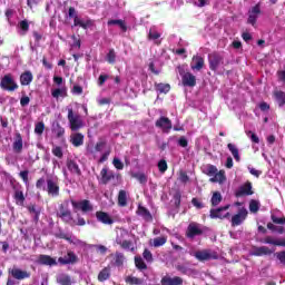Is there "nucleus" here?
I'll return each mask as SVG.
<instances>
[{
	"label": "nucleus",
	"instance_id": "obj_12",
	"mask_svg": "<svg viewBox=\"0 0 285 285\" xmlns=\"http://www.w3.org/2000/svg\"><path fill=\"white\" fill-rule=\"evenodd\" d=\"M156 127L161 128V130H164V132H168V130H170L173 128V122L170 121V119H168L166 117H160L156 121Z\"/></svg>",
	"mask_w": 285,
	"mask_h": 285
},
{
	"label": "nucleus",
	"instance_id": "obj_1",
	"mask_svg": "<svg viewBox=\"0 0 285 285\" xmlns=\"http://www.w3.org/2000/svg\"><path fill=\"white\" fill-rule=\"evenodd\" d=\"M128 237H130V234L126 229H118L117 230V237L116 242L124 248L125 250H135V247L132 246V242L128 240Z\"/></svg>",
	"mask_w": 285,
	"mask_h": 285
},
{
	"label": "nucleus",
	"instance_id": "obj_44",
	"mask_svg": "<svg viewBox=\"0 0 285 285\" xmlns=\"http://www.w3.org/2000/svg\"><path fill=\"white\" fill-rule=\"evenodd\" d=\"M222 203V194L219 191H215L212 197V205L219 206Z\"/></svg>",
	"mask_w": 285,
	"mask_h": 285
},
{
	"label": "nucleus",
	"instance_id": "obj_32",
	"mask_svg": "<svg viewBox=\"0 0 285 285\" xmlns=\"http://www.w3.org/2000/svg\"><path fill=\"white\" fill-rule=\"evenodd\" d=\"M100 175L104 184H108V181L111 180L112 177H115L112 171H109L108 168H102Z\"/></svg>",
	"mask_w": 285,
	"mask_h": 285
},
{
	"label": "nucleus",
	"instance_id": "obj_61",
	"mask_svg": "<svg viewBox=\"0 0 285 285\" xmlns=\"http://www.w3.org/2000/svg\"><path fill=\"white\" fill-rule=\"evenodd\" d=\"M258 108H261V110H262L263 112H268V110H271V106H269L268 104H266V102H261V104L258 105Z\"/></svg>",
	"mask_w": 285,
	"mask_h": 285
},
{
	"label": "nucleus",
	"instance_id": "obj_5",
	"mask_svg": "<svg viewBox=\"0 0 285 285\" xmlns=\"http://www.w3.org/2000/svg\"><path fill=\"white\" fill-rule=\"evenodd\" d=\"M193 257H196L198 262H208V259H217V254L213 253L209 249H203L198 252H190Z\"/></svg>",
	"mask_w": 285,
	"mask_h": 285
},
{
	"label": "nucleus",
	"instance_id": "obj_2",
	"mask_svg": "<svg viewBox=\"0 0 285 285\" xmlns=\"http://www.w3.org/2000/svg\"><path fill=\"white\" fill-rule=\"evenodd\" d=\"M178 72L181 77L183 86L195 88L197 86V78L191 72L185 71L183 67H178Z\"/></svg>",
	"mask_w": 285,
	"mask_h": 285
},
{
	"label": "nucleus",
	"instance_id": "obj_40",
	"mask_svg": "<svg viewBox=\"0 0 285 285\" xmlns=\"http://www.w3.org/2000/svg\"><path fill=\"white\" fill-rule=\"evenodd\" d=\"M19 33L20 35H26V32H28V30H30V24L28 23L27 20H22L19 22Z\"/></svg>",
	"mask_w": 285,
	"mask_h": 285
},
{
	"label": "nucleus",
	"instance_id": "obj_57",
	"mask_svg": "<svg viewBox=\"0 0 285 285\" xmlns=\"http://www.w3.org/2000/svg\"><path fill=\"white\" fill-rule=\"evenodd\" d=\"M142 257L144 259H146V262H153V253H150V250L145 249V252L142 253Z\"/></svg>",
	"mask_w": 285,
	"mask_h": 285
},
{
	"label": "nucleus",
	"instance_id": "obj_3",
	"mask_svg": "<svg viewBox=\"0 0 285 285\" xmlns=\"http://www.w3.org/2000/svg\"><path fill=\"white\" fill-rule=\"evenodd\" d=\"M0 88H2V90H8L9 92H14V90L19 88V85L14 81L12 75L8 73L1 79Z\"/></svg>",
	"mask_w": 285,
	"mask_h": 285
},
{
	"label": "nucleus",
	"instance_id": "obj_50",
	"mask_svg": "<svg viewBox=\"0 0 285 285\" xmlns=\"http://www.w3.org/2000/svg\"><path fill=\"white\" fill-rule=\"evenodd\" d=\"M115 59H117V55L115 53V49H110L107 53L108 63H115Z\"/></svg>",
	"mask_w": 285,
	"mask_h": 285
},
{
	"label": "nucleus",
	"instance_id": "obj_19",
	"mask_svg": "<svg viewBox=\"0 0 285 285\" xmlns=\"http://www.w3.org/2000/svg\"><path fill=\"white\" fill-rule=\"evenodd\" d=\"M263 244H272V246H285V239H277L273 236H267L261 240Z\"/></svg>",
	"mask_w": 285,
	"mask_h": 285
},
{
	"label": "nucleus",
	"instance_id": "obj_18",
	"mask_svg": "<svg viewBox=\"0 0 285 285\" xmlns=\"http://www.w3.org/2000/svg\"><path fill=\"white\" fill-rule=\"evenodd\" d=\"M196 235H202V228L199 225L191 223L187 228V237L193 238L196 237Z\"/></svg>",
	"mask_w": 285,
	"mask_h": 285
},
{
	"label": "nucleus",
	"instance_id": "obj_23",
	"mask_svg": "<svg viewBox=\"0 0 285 285\" xmlns=\"http://www.w3.org/2000/svg\"><path fill=\"white\" fill-rule=\"evenodd\" d=\"M253 194V185L250 183H246L245 185L240 186L237 190V197H242V195H252Z\"/></svg>",
	"mask_w": 285,
	"mask_h": 285
},
{
	"label": "nucleus",
	"instance_id": "obj_15",
	"mask_svg": "<svg viewBox=\"0 0 285 285\" xmlns=\"http://www.w3.org/2000/svg\"><path fill=\"white\" fill-rule=\"evenodd\" d=\"M161 284L163 285H181L184 284V281L179 276H175V277L165 276L161 279Z\"/></svg>",
	"mask_w": 285,
	"mask_h": 285
},
{
	"label": "nucleus",
	"instance_id": "obj_25",
	"mask_svg": "<svg viewBox=\"0 0 285 285\" xmlns=\"http://www.w3.org/2000/svg\"><path fill=\"white\" fill-rule=\"evenodd\" d=\"M32 79H33L32 72L24 71L20 76V83L21 86H30V83H32Z\"/></svg>",
	"mask_w": 285,
	"mask_h": 285
},
{
	"label": "nucleus",
	"instance_id": "obj_9",
	"mask_svg": "<svg viewBox=\"0 0 285 285\" xmlns=\"http://www.w3.org/2000/svg\"><path fill=\"white\" fill-rule=\"evenodd\" d=\"M47 191H48V195H51V197L59 196V183L57 181L56 178L47 179Z\"/></svg>",
	"mask_w": 285,
	"mask_h": 285
},
{
	"label": "nucleus",
	"instance_id": "obj_36",
	"mask_svg": "<svg viewBox=\"0 0 285 285\" xmlns=\"http://www.w3.org/2000/svg\"><path fill=\"white\" fill-rule=\"evenodd\" d=\"M107 23L108 26H118V28H120L122 32H126V30H128L124 20H109Z\"/></svg>",
	"mask_w": 285,
	"mask_h": 285
},
{
	"label": "nucleus",
	"instance_id": "obj_20",
	"mask_svg": "<svg viewBox=\"0 0 285 285\" xmlns=\"http://www.w3.org/2000/svg\"><path fill=\"white\" fill-rule=\"evenodd\" d=\"M11 275L14 279H28V277H30V273L21 271L20 268L11 269Z\"/></svg>",
	"mask_w": 285,
	"mask_h": 285
},
{
	"label": "nucleus",
	"instance_id": "obj_47",
	"mask_svg": "<svg viewBox=\"0 0 285 285\" xmlns=\"http://www.w3.org/2000/svg\"><path fill=\"white\" fill-rule=\"evenodd\" d=\"M135 264H136V266H137L140 271H145V268H146V263H144V259L141 258V256H136V257H135Z\"/></svg>",
	"mask_w": 285,
	"mask_h": 285
},
{
	"label": "nucleus",
	"instance_id": "obj_56",
	"mask_svg": "<svg viewBox=\"0 0 285 285\" xmlns=\"http://www.w3.org/2000/svg\"><path fill=\"white\" fill-rule=\"evenodd\" d=\"M14 198L17 199V202H20V204H23L26 197H23V191L21 190H17L14 194Z\"/></svg>",
	"mask_w": 285,
	"mask_h": 285
},
{
	"label": "nucleus",
	"instance_id": "obj_45",
	"mask_svg": "<svg viewBox=\"0 0 285 285\" xmlns=\"http://www.w3.org/2000/svg\"><path fill=\"white\" fill-rule=\"evenodd\" d=\"M126 283L131 284V285H141V284H144V281L140 278H137L135 276H128L126 278Z\"/></svg>",
	"mask_w": 285,
	"mask_h": 285
},
{
	"label": "nucleus",
	"instance_id": "obj_21",
	"mask_svg": "<svg viewBox=\"0 0 285 285\" xmlns=\"http://www.w3.org/2000/svg\"><path fill=\"white\" fill-rule=\"evenodd\" d=\"M212 184H224L226 181V171L219 170L210 179Z\"/></svg>",
	"mask_w": 285,
	"mask_h": 285
},
{
	"label": "nucleus",
	"instance_id": "obj_13",
	"mask_svg": "<svg viewBox=\"0 0 285 285\" xmlns=\"http://www.w3.org/2000/svg\"><path fill=\"white\" fill-rule=\"evenodd\" d=\"M58 216L61 218L62 222H72V214L69 212L66 205H60Z\"/></svg>",
	"mask_w": 285,
	"mask_h": 285
},
{
	"label": "nucleus",
	"instance_id": "obj_31",
	"mask_svg": "<svg viewBox=\"0 0 285 285\" xmlns=\"http://www.w3.org/2000/svg\"><path fill=\"white\" fill-rule=\"evenodd\" d=\"M272 253L273 250H271V248L266 246L254 248V255H256L257 257H262V255H271Z\"/></svg>",
	"mask_w": 285,
	"mask_h": 285
},
{
	"label": "nucleus",
	"instance_id": "obj_62",
	"mask_svg": "<svg viewBox=\"0 0 285 285\" xmlns=\"http://www.w3.org/2000/svg\"><path fill=\"white\" fill-rule=\"evenodd\" d=\"M188 175L186 174V171H180L179 174V180L183 183V184H186L188 181Z\"/></svg>",
	"mask_w": 285,
	"mask_h": 285
},
{
	"label": "nucleus",
	"instance_id": "obj_27",
	"mask_svg": "<svg viewBox=\"0 0 285 285\" xmlns=\"http://www.w3.org/2000/svg\"><path fill=\"white\" fill-rule=\"evenodd\" d=\"M168 242V238L166 236H159L151 240H149V246H154L155 248H159V246H164Z\"/></svg>",
	"mask_w": 285,
	"mask_h": 285
},
{
	"label": "nucleus",
	"instance_id": "obj_10",
	"mask_svg": "<svg viewBox=\"0 0 285 285\" xmlns=\"http://www.w3.org/2000/svg\"><path fill=\"white\" fill-rule=\"evenodd\" d=\"M37 264L42 266H57V258L48 255H39L37 258Z\"/></svg>",
	"mask_w": 285,
	"mask_h": 285
},
{
	"label": "nucleus",
	"instance_id": "obj_6",
	"mask_svg": "<svg viewBox=\"0 0 285 285\" xmlns=\"http://www.w3.org/2000/svg\"><path fill=\"white\" fill-rule=\"evenodd\" d=\"M246 217H248V209L246 207H242L238 212L232 216V226H242L244 222H246Z\"/></svg>",
	"mask_w": 285,
	"mask_h": 285
},
{
	"label": "nucleus",
	"instance_id": "obj_7",
	"mask_svg": "<svg viewBox=\"0 0 285 285\" xmlns=\"http://www.w3.org/2000/svg\"><path fill=\"white\" fill-rule=\"evenodd\" d=\"M228 208H230V205L220 207L218 209H212L210 210L212 219H226L227 217H230V213L226 212L228 210Z\"/></svg>",
	"mask_w": 285,
	"mask_h": 285
},
{
	"label": "nucleus",
	"instance_id": "obj_35",
	"mask_svg": "<svg viewBox=\"0 0 285 285\" xmlns=\"http://www.w3.org/2000/svg\"><path fill=\"white\" fill-rule=\"evenodd\" d=\"M128 204V195L126 194V190H120L118 194V205L121 207L127 206Z\"/></svg>",
	"mask_w": 285,
	"mask_h": 285
},
{
	"label": "nucleus",
	"instance_id": "obj_52",
	"mask_svg": "<svg viewBox=\"0 0 285 285\" xmlns=\"http://www.w3.org/2000/svg\"><path fill=\"white\" fill-rule=\"evenodd\" d=\"M112 165L117 170H124V163L119 158H114Z\"/></svg>",
	"mask_w": 285,
	"mask_h": 285
},
{
	"label": "nucleus",
	"instance_id": "obj_42",
	"mask_svg": "<svg viewBox=\"0 0 285 285\" xmlns=\"http://www.w3.org/2000/svg\"><path fill=\"white\" fill-rule=\"evenodd\" d=\"M218 171L219 170L214 165H207L205 169V173L208 175V177H214Z\"/></svg>",
	"mask_w": 285,
	"mask_h": 285
},
{
	"label": "nucleus",
	"instance_id": "obj_43",
	"mask_svg": "<svg viewBox=\"0 0 285 285\" xmlns=\"http://www.w3.org/2000/svg\"><path fill=\"white\" fill-rule=\"evenodd\" d=\"M156 90L158 92H164L166 95V92H170V85H168V83H158V85H156Z\"/></svg>",
	"mask_w": 285,
	"mask_h": 285
},
{
	"label": "nucleus",
	"instance_id": "obj_48",
	"mask_svg": "<svg viewBox=\"0 0 285 285\" xmlns=\"http://www.w3.org/2000/svg\"><path fill=\"white\" fill-rule=\"evenodd\" d=\"M52 155H55V157H58V159H61V157H63V149H61V147L59 146H53Z\"/></svg>",
	"mask_w": 285,
	"mask_h": 285
},
{
	"label": "nucleus",
	"instance_id": "obj_41",
	"mask_svg": "<svg viewBox=\"0 0 285 285\" xmlns=\"http://www.w3.org/2000/svg\"><path fill=\"white\" fill-rule=\"evenodd\" d=\"M275 99L279 106H284L285 104V94L284 91H275L274 92Z\"/></svg>",
	"mask_w": 285,
	"mask_h": 285
},
{
	"label": "nucleus",
	"instance_id": "obj_11",
	"mask_svg": "<svg viewBox=\"0 0 285 285\" xmlns=\"http://www.w3.org/2000/svg\"><path fill=\"white\" fill-rule=\"evenodd\" d=\"M51 97H53V99H59L60 97L62 99H65V97H68V88L66 86H60L57 88H52L51 89Z\"/></svg>",
	"mask_w": 285,
	"mask_h": 285
},
{
	"label": "nucleus",
	"instance_id": "obj_64",
	"mask_svg": "<svg viewBox=\"0 0 285 285\" xmlns=\"http://www.w3.org/2000/svg\"><path fill=\"white\" fill-rule=\"evenodd\" d=\"M193 206H195L196 208H204V205L202 204V200L197 199V198H193L191 200Z\"/></svg>",
	"mask_w": 285,
	"mask_h": 285
},
{
	"label": "nucleus",
	"instance_id": "obj_16",
	"mask_svg": "<svg viewBox=\"0 0 285 285\" xmlns=\"http://www.w3.org/2000/svg\"><path fill=\"white\" fill-rule=\"evenodd\" d=\"M191 70H202L204 68V58L200 56H194L190 62Z\"/></svg>",
	"mask_w": 285,
	"mask_h": 285
},
{
	"label": "nucleus",
	"instance_id": "obj_63",
	"mask_svg": "<svg viewBox=\"0 0 285 285\" xmlns=\"http://www.w3.org/2000/svg\"><path fill=\"white\" fill-rule=\"evenodd\" d=\"M20 177L21 179L23 180V183L26 184V186H28V170H23V171H20Z\"/></svg>",
	"mask_w": 285,
	"mask_h": 285
},
{
	"label": "nucleus",
	"instance_id": "obj_38",
	"mask_svg": "<svg viewBox=\"0 0 285 285\" xmlns=\"http://www.w3.org/2000/svg\"><path fill=\"white\" fill-rule=\"evenodd\" d=\"M13 150L16 153H21V150H23V139H21V136H18L17 139L14 140Z\"/></svg>",
	"mask_w": 285,
	"mask_h": 285
},
{
	"label": "nucleus",
	"instance_id": "obj_37",
	"mask_svg": "<svg viewBox=\"0 0 285 285\" xmlns=\"http://www.w3.org/2000/svg\"><path fill=\"white\" fill-rule=\"evenodd\" d=\"M227 148H228V150L232 153V155H233V157H234V159L236 160V161H239V149L237 148V146H235L234 144H228L227 145Z\"/></svg>",
	"mask_w": 285,
	"mask_h": 285
},
{
	"label": "nucleus",
	"instance_id": "obj_54",
	"mask_svg": "<svg viewBox=\"0 0 285 285\" xmlns=\"http://www.w3.org/2000/svg\"><path fill=\"white\" fill-rule=\"evenodd\" d=\"M158 168L160 173H165L168 170V164L166 163V160H160L158 163Z\"/></svg>",
	"mask_w": 285,
	"mask_h": 285
},
{
	"label": "nucleus",
	"instance_id": "obj_17",
	"mask_svg": "<svg viewBox=\"0 0 285 285\" xmlns=\"http://www.w3.org/2000/svg\"><path fill=\"white\" fill-rule=\"evenodd\" d=\"M96 217L101 224L110 225L114 223L112 217L106 212H97Z\"/></svg>",
	"mask_w": 285,
	"mask_h": 285
},
{
	"label": "nucleus",
	"instance_id": "obj_60",
	"mask_svg": "<svg viewBox=\"0 0 285 285\" xmlns=\"http://www.w3.org/2000/svg\"><path fill=\"white\" fill-rule=\"evenodd\" d=\"M272 222H274V224H285V217H277L275 215H272Z\"/></svg>",
	"mask_w": 285,
	"mask_h": 285
},
{
	"label": "nucleus",
	"instance_id": "obj_46",
	"mask_svg": "<svg viewBox=\"0 0 285 285\" xmlns=\"http://www.w3.org/2000/svg\"><path fill=\"white\" fill-rule=\"evenodd\" d=\"M159 37H161V35L157 30H155V28H151L149 30V39H151L153 41H156V43H159V41H157Z\"/></svg>",
	"mask_w": 285,
	"mask_h": 285
},
{
	"label": "nucleus",
	"instance_id": "obj_34",
	"mask_svg": "<svg viewBox=\"0 0 285 285\" xmlns=\"http://www.w3.org/2000/svg\"><path fill=\"white\" fill-rule=\"evenodd\" d=\"M71 142L76 147L83 146V135L81 134L71 135Z\"/></svg>",
	"mask_w": 285,
	"mask_h": 285
},
{
	"label": "nucleus",
	"instance_id": "obj_26",
	"mask_svg": "<svg viewBox=\"0 0 285 285\" xmlns=\"http://www.w3.org/2000/svg\"><path fill=\"white\" fill-rule=\"evenodd\" d=\"M73 24L79 26L80 28H83L86 30V29L90 28V26H92V21L91 20H83L79 17H75L73 18Z\"/></svg>",
	"mask_w": 285,
	"mask_h": 285
},
{
	"label": "nucleus",
	"instance_id": "obj_22",
	"mask_svg": "<svg viewBox=\"0 0 285 285\" xmlns=\"http://www.w3.org/2000/svg\"><path fill=\"white\" fill-rule=\"evenodd\" d=\"M58 262L60 264H75V262H77V255H75V253L69 252L65 257H59Z\"/></svg>",
	"mask_w": 285,
	"mask_h": 285
},
{
	"label": "nucleus",
	"instance_id": "obj_59",
	"mask_svg": "<svg viewBox=\"0 0 285 285\" xmlns=\"http://www.w3.org/2000/svg\"><path fill=\"white\" fill-rule=\"evenodd\" d=\"M275 256L281 262V264L285 265V250L276 253Z\"/></svg>",
	"mask_w": 285,
	"mask_h": 285
},
{
	"label": "nucleus",
	"instance_id": "obj_39",
	"mask_svg": "<svg viewBox=\"0 0 285 285\" xmlns=\"http://www.w3.org/2000/svg\"><path fill=\"white\" fill-rule=\"evenodd\" d=\"M125 259H126V258L124 257V254H121V253H116V254L114 255V264H115L116 266H122Z\"/></svg>",
	"mask_w": 285,
	"mask_h": 285
},
{
	"label": "nucleus",
	"instance_id": "obj_4",
	"mask_svg": "<svg viewBox=\"0 0 285 285\" xmlns=\"http://www.w3.org/2000/svg\"><path fill=\"white\" fill-rule=\"evenodd\" d=\"M68 120L71 130L77 131L80 130V128H83V119H81V116L75 115L72 109L68 110Z\"/></svg>",
	"mask_w": 285,
	"mask_h": 285
},
{
	"label": "nucleus",
	"instance_id": "obj_55",
	"mask_svg": "<svg viewBox=\"0 0 285 285\" xmlns=\"http://www.w3.org/2000/svg\"><path fill=\"white\" fill-rule=\"evenodd\" d=\"M104 148H106V141L100 140L96 144L95 150H96V153H101V150H104Z\"/></svg>",
	"mask_w": 285,
	"mask_h": 285
},
{
	"label": "nucleus",
	"instance_id": "obj_30",
	"mask_svg": "<svg viewBox=\"0 0 285 285\" xmlns=\"http://www.w3.org/2000/svg\"><path fill=\"white\" fill-rule=\"evenodd\" d=\"M110 267L102 268L98 274V281L106 282L107 279H110Z\"/></svg>",
	"mask_w": 285,
	"mask_h": 285
},
{
	"label": "nucleus",
	"instance_id": "obj_49",
	"mask_svg": "<svg viewBox=\"0 0 285 285\" xmlns=\"http://www.w3.org/2000/svg\"><path fill=\"white\" fill-rule=\"evenodd\" d=\"M43 130H46V125L43 122H37L35 127L36 135H43Z\"/></svg>",
	"mask_w": 285,
	"mask_h": 285
},
{
	"label": "nucleus",
	"instance_id": "obj_53",
	"mask_svg": "<svg viewBox=\"0 0 285 285\" xmlns=\"http://www.w3.org/2000/svg\"><path fill=\"white\" fill-rule=\"evenodd\" d=\"M134 177H135L136 179H138V181H139L140 184H146V181H148V177L145 176V174H141V173L135 174Z\"/></svg>",
	"mask_w": 285,
	"mask_h": 285
},
{
	"label": "nucleus",
	"instance_id": "obj_29",
	"mask_svg": "<svg viewBox=\"0 0 285 285\" xmlns=\"http://www.w3.org/2000/svg\"><path fill=\"white\" fill-rule=\"evenodd\" d=\"M67 168L72 173V175H81V169H79V165L75 163L73 160L67 161Z\"/></svg>",
	"mask_w": 285,
	"mask_h": 285
},
{
	"label": "nucleus",
	"instance_id": "obj_8",
	"mask_svg": "<svg viewBox=\"0 0 285 285\" xmlns=\"http://www.w3.org/2000/svg\"><path fill=\"white\" fill-rule=\"evenodd\" d=\"M71 206L76 208L77 210H81L82 213H91L92 210V204H90V200H80V202H71Z\"/></svg>",
	"mask_w": 285,
	"mask_h": 285
},
{
	"label": "nucleus",
	"instance_id": "obj_28",
	"mask_svg": "<svg viewBox=\"0 0 285 285\" xmlns=\"http://www.w3.org/2000/svg\"><path fill=\"white\" fill-rule=\"evenodd\" d=\"M137 215L142 217V219H145L146 222H153V215H150V212L145 207L139 206L137 210Z\"/></svg>",
	"mask_w": 285,
	"mask_h": 285
},
{
	"label": "nucleus",
	"instance_id": "obj_33",
	"mask_svg": "<svg viewBox=\"0 0 285 285\" xmlns=\"http://www.w3.org/2000/svg\"><path fill=\"white\" fill-rule=\"evenodd\" d=\"M57 282L58 284H61V285H70L72 284V278H70L68 274H59L57 276Z\"/></svg>",
	"mask_w": 285,
	"mask_h": 285
},
{
	"label": "nucleus",
	"instance_id": "obj_51",
	"mask_svg": "<svg viewBox=\"0 0 285 285\" xmlns=\"http://www.w3.org/2000/svg\"><path fill=\"white\" fill-rule=\"evenodd\" d=\"M249 210H250V213H257V210H259V202L250 200Z\"/></svg>",
	"mask_w": 285,
	"mask_h": 285
},
{
	"label": "nucleus",
	"instance_id": "obj_24",
	"mask_svg": "<svg viewBox=\"0 0 285 285\" xmlns=\"http://www.w3.org/2000/svg\"><path fill=\"white\" fill-rule=\"evenodd\" d=\"M259 7L256 4L250 11H249V18H248V23H252V26H255L257 21V17H259Z\"/></svg>",
	"mask_w": 285,
	"mask_h": 285
},
{
	"label": "nucleus",
	"instance_id": "obj_14",
	"mask_svg": "<svg viewBox=\"0 0 285 285\" xmlns=\"http://www.w3.org/2000/svg\"><path fill=\"white\" fill-rule=\"evenodd\" d=\"M222 66V57L219 53L209 55V68L210 70H217Z\"/></svg>",
	"mask_w": 285,
	"mask_h": 285
},
{
	"label": "nucleus",
	"instance_id": "obj_58",
	"mask_svg": "<svg viewBox=\"0 0 285 285\" xmlns=\"http://www.w3.org/2000/svg\"><path fill=\"white\" fill-rule=\"evenodd\" d=\"M53 82L56 83V86H58V88H61V86H66V85H63V78H61L59 76L53 77Z\"/></svg>",
	"mask_w": 285,
	"mask_h": 285
}]
</instances>
